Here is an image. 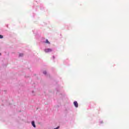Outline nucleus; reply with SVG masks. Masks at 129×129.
Returning <instances> with one entry per match:
<instances>
[{
  "mask_svg": "<svg viewBox=\"0 0 129 129\" xmlns=\"http://www.w3.org/2000/svg\"><path fill=\"white\" fill-rule=\"evenodd\" d=\"M74 104L76 107H78V103H77V101H75Z\"/></svg>",
  "mask_w": 129,
  "mask_h": 129,
  "instance_id": "2",
  "label": "nucleus"
},
{
  "mask_svg": "<svg viewBox=\"0 0 129 129\" xmlns=\"http://www.w3.org/2000/svg\"><path fill=\"white\" fill-rule=\"evenodd\" d=\"M45 43L46 44H50V42H49V40H48V39H46Z\"/></svg>",
  "mask_w": 129,
  "mask_h": 129,
  "instance_id": "4",
  "label": "nucleus"
},
{
  "mask_svg": "<svg viewBox=\"0 0 129 129\" xmlns=\"http://www.w3.org/2000/svg\"><path fill=\"white\" fill-rule=\"evenodd\" d=\"M4 38V36L2 35H0V39H3Z\"/></svg>",
  "mask_w": 129,
  "mask_h": 129,
  "instance_id": "6",
  "label": "nucleus"
},
{
  "mask_svg": "<svg viewBox=\"0 0 129 129\" xmlns=\"http://www.w3.org/2000/svg\"><path fill=\"white\" fill-rule=\"evenodd\" d=\"M45 53H49V52H52V49L51 48H46L44 50Z\"/></svg>",
  "mask_w": 129,
  "mask_h": 129,
  "instance_id": "1",
  "label": "nucleus"
},
{
  "mask_svg": "<svg viewBox=\"0 0 129 129\" xmlns=\"http://www.w3.org/2000/svg\"><path fill=\"white\" fill-rule=\"evenodd\" d=\"M43 74H47V73L45 71L43 72Z\"/></svg>",
  "mask_w": 129,
  "mask_h": 129,
  "instance_id": "7",
  "label": "nucleus"
},
{
  "mask_svg": "<svg viewBox=\"0 0 129 129\" xmlns=\"http://www.w3.org/2000/svg\"><path fill=\"white\" fill-rule=\"evenodd\" d=\"M32 125H33V126L34 127H36V125H35V121H32Z\"/></svg>",
  "mask_w": 129,
  "mask_h": 129,
  "instance_id": "3",
  "label": "nucleus"
},
{
  "mask_svg": "<svg viewBox=\"0 0 129 129\" xmlns=\"http://www.w3.org/2000/svg\"><path fill=\"white\" fill-rule=\"evenodd\" d=\"M59 127H60L59 126H57L56 128H54V129H58Z\"/></svg>",
  "mask_w": 129,
  "mask_h": 129,
  "instance_id": "8",
  "label": "nucleus"
},
{
  "mask_svg": "<svg viewBox=\"0 0 129 129\" xmlns=\"http://www.w3.org/2000/svg\"><path fill=\"white\" fill-rule=\"evenodd\" d=\"M23 56H24V54L23 53L19 54V57H23Z\"/></svg>",
  "mask_w": 129,
  "mask_h": 129,
  "instance_id": "5",
  "label": "nucleus"
},
{
  "mask_svg": "<svg viewBox=\"0 0 129 129\" xmlns=\"http://www.w3.org/2000/svg\"><path fill=\"white\" fill-rule=\"evenodd\" d=\"M52 58H53V59H55V56H53L52 57Z\"/></svg>",
  "mask_w": 129,
  "mask_h": 129,
  "instance_id": "9",
  "label": "nucleus"
}]
</instances>
